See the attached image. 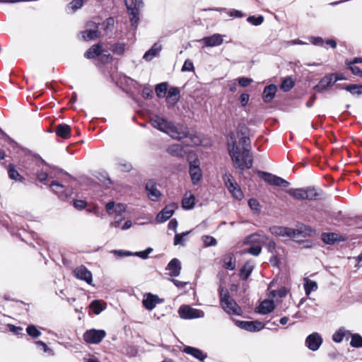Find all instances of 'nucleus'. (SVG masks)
Returning a JSON list of instances; mask_svg holds the SVG:
<instances>
[{
  "label": "nucleus",
  "instance_id": "obj_1",
  "mask_svg": "<svg viewBox=\"0 0 362 362\" xmlns=\"http://www.w3.org/2000/svg\"><path fill=\"white\" fill-rule=\"evenodd\" d=\"M230 138L231 141L228 144L229 156L234 167L239 170L240 174H243L245 168L250 169L253 164L250 137H240L238 145L233 132L230 134Z\"/></svg>",
  "mask_w": 362,
  "mask_h": 362
},
{
  "label": "nucleus",
  "instance_id": "obj_2",
  "mask_svg": "<svg viewBox=\"0 0 362 362\" xmlns=\"http://www.w3.org/2000/svg\"><path fill=\"white\" fill-rule=\"evenodd\" d=\"M218 291L220 304L223 310L229 315H240L242 309L235 300L230 297L228 289L220 286Z\"/></svg>",
  "mask_w": 362,
  "mask_h": 362
},
{
  "label": "nucleus",
  "instance_id": "obj_3",
  "mask_svg": "<svg viewBox=\"0 0 362 362\" xmlns=\"http://www.w3.org/2000/svg\"><path fill=\"white\" fill-rule=\"evenodd\" d=\"M187 160L189 163V173L193 185H197L202 177V170L199 167V160L197 155L194 152H189L187 156Z\"/></svg>",
  "mask_w": 362,
  "mask_h": 362
},
{
  "label": "nucleus",
  "instance_id": "obj_4",
  "mask_svg": "<svg viewBox=\"0 0 362 362\" xmlns=\"http://www.w3.org/2000/svg\"><path fill=\"white\" fill-rule=\"evenodd\" d=\"M124 3L129 16L131 25L134 30H136L139 21V10L144 5L143 1L124 0Z\"/></svg>",
  "mask_w": 362,
  "mask_h": 362
},
{
  "label": "nucleus",
  "instance_id": "obj_5",
  "mask_svg": "<svg viewBox=\"0 0 362 362\" xmlns=\"http://www.w3.org/2000/svg\"><path fill=\"white\" fill-rule=\"evenodd\" d=\"M246 243H262L267 249L268 252L274 254L275 252L276 244L274 240L267 235L260 233H255L246 237L245 242Z\"/></svg>",
  "mask_w": 362,
  "mask_h": 362
},
{
  "label": "nucleus",
  "instance_id": "obj_6",
  "mask_svg": "<svg viewBox=\"0 0 362 362\" xmlns=\"http://www.w3.org/2000/svg\"><path fill=\"white\" fill-rule=\"evenodd\" d=\"M269 231L272 235L289 238H295L301 234V231L298 229L279 226L270 227Z\"/></svg>",
  "mask_w": 362,
  "mask_h": 362
},
{
  "label": "nucleus",
  "instance_id": "obj_7",
  "mask_svg": "<svg viewBox=\"0 0 362 362\" xmlns=\"http://www.w3.org/2000/svg\"><path fill=\"white\" fill-rule=\"evenodd\" d=\"M106 336V332L103 329H91L87 330L83 334V339L88 344H99Z\"/></svg>",
  "mask_w": 362,
  "mask_h": 362
},
{
  "label": "nucleus",
  "instance_id": "obj_8",
  "mask_svg": "<svg viewBox=\"0 0 362 362\" xmlns=\"http://www.w3.org/2000/svg\"><path fill=\"white\" fill-rule=\"evenodd\" d=\"M178 313L181 318L187 320L201 318L204 316V313L202 310L187 305H181L178 310Z\"/></svg>",
  "mask_w": 362,
  "mask_h": 362
},
{
  "label": "nucleus",
  "instance_id": "obj_9",
  "mask_svg": "<svg viewBox=\"0 0 362 362\" xmlns=\"http://www.w3.org/2000/svg\"><path fill=\"white\" fill-rule=\"evenodd\" d=\"M258 173L261 174L262 178L264 181L270 185L287 187L290 185V183L286 180L270 173L259 170Z\"/></svg>",
  "mask_w": 362,
  "mask_h": 362
},
{
  "label": "nucleus",
  "instance_id": "obj_10",
  "mask_svg": "<svg viewBox=\"0 0 362 362\" xmlns=\"http://www.w3.org/2000/svg\"><path fill=\"white\" fill-rule=\"evenodd\" d=\"M151 124L154 128L168 134L170 132H175L174 130H175V125L172 122H169L160 117H156V119H151Z\"/></svg>",
  "mask_w": 362,
  "mask_h": 362
},
{
  "label": "nucleus",
  "instance_id": "obj_11",
  "mask_svg": "<svg viewBox=\"0 0 362 362\" xmlns=\"http://www.w3.org/2000/svg\"><path fill=\"white\" fill-rule=\"evenodd\" d=\"M323 339L317 332L309 334L305 339V345L311 351H315L319 349L322 344Z\"/></svg>",
  "mask_w": 362,
  "mask_h": 362
},
{
  "label": "nucleus",
  "instance_id": "obj_12",
  "mask_svg": "<svg viewBox=\"0 0 362 362\" xmlns=\"http://www.w3.org/2000/svg\"><path fill=\"white\" fill-rule=\"evenodd\" d=\"M145 189L149 199L153 202H158L161 196V192L157 188V184L153 180L147 181Z\"/></svg>",
  "mask_w": 362,
  "mask_h": 362
},
{
  "label": "nucleus",
  "instance_id": "obj_13",
  "mask_svg": "<svg viewBox=\"0 0 362 362\" xmlns=\"http://www.w3.org/2000/svg\"><path fill=\"white\" fill-rule=\"evenodd\" d=\"M176 208L175 204L166 205L156 216V221L163 223L168 220L174 214Z\"/></svg>",
  "mask_w": 362,
  "mask_h": 362
},
{
  "label": "nucleus",
  "instance_id": "obj_14",
  "mask_svg": "<svg viewBox=\"0 0 362 362\" xmlns=\"http://www.w3.org/2000/svg\"><path fill=\"white\" fill-rule=\"evenodd\" d=\"M74 273L77 279L85 281L88 284H91L93 281L92 273L85 266L81 265L76 267Z\"/></svg>",
  "mask_w": 362,
  "mask_h": 362
},
{
  "label": "nucleus",
  "instance_id": "obj_15",
  "mask_svg": "<svg viewBox=\"0 0 362 362\" xmlns=\"http://www.w3.org/2000/svg\"><path fill=\"white\" fill-rule=\"evenodd\" d=\"M334 75H326L322 78L313 89L318 93H323L333 84Z\"/></svg>",
  "mask_w": 362,
  "mask_h": 362
},
{
  "label": "nucleus",
  "instance_id": "obj_16",
  "mask_svg": "<svg viewBox=\"0 0 362 362\" xmlns=\"http://www.w3.org/2000/svg\"><path fill=\"white\" fill-rule=\"evenodd\" d=\"M223 35L221 34H214L211 36L203 37L201 41L203 42L204 46L206 47H216L221 45L223 40L222 38Z\"/></svg>",
  "mask_w": 362,
  "mask_h": 362
},
{
  "label": "nucleus",
  "instance_id": "obj_17",
  "mask_svg": "<svg viewBox=\"0 0 362 362\" xmlns=\"http://www.w3.org/2000/svg\"><path fill=\"white\" fill-rule=\"evenodd\" d=\"M182 351L187 354L191 355L200 361H203L207 358V354L198 348L185 346Z\"/></svg>",
  "mask_w": 362,
  "mask_h": 362
},
{
  "label": "nucleus",
  "instance_id": "obj_18",
  "mask_svg": "<svg viewBox=\"0 0 362 362\" xmlns=\"http://www.w3.org/2000/svg\"><path fill=\"white\" fill-rule=\"evenodd\" d=\"M165 269L169 271L170 276H178L181 271L180 261L177 258H173L169 262Z\"/></svg>",
  "mask_w": 362,
  "mask_h": 362
},
{
  "label": "nucleus",
  "instance_id": "obj_19",
  "mask_svg": "<svg viewBox=\"0 0 362 362\" xmlns=\"http://www.w3.org/2000/svg\"><path fill=\"white\" fill-rule=\"evenodd\" d=\"M159 298L157 295L148 293L146 298L143 300L142 303L144 307L148 310H152L159 303Z\"/></svg>",
  "mask_w": 362,
  "mask_h": 362
},
{
  "label": "nucleus",
  "instance_id": "obj_20",
  "mask_svg": "<svg viewBox=\"0 0 362 362\" xmlns=\"http://www.w3.org/2000/svg\"><path fill=\"white\" fill-rule=\"evenodd\" d=\"M277 88L274 84L266 86L263 90L262 99L264 103H270L274 98Z\"/></svg>",
  "mask_w": 362,
  "mask_h": 362
},
{
  "label": "nucleus",
  "instance_id": "obj_21",
  "mask_svg": "<svg viewBox=\"0 0 362 362\" xmlns=\"http://www.w3.org/2000/svg\"><path fill=\"white\" fill-rule=\"evenodd\" d=\"M49 187L62 200H65L69 197L68 193L64 192V186L57 181H52L49 185Z\"/></svg>",
  "mask_w": 362,
  "mask_h": 362
},
{
  "label": "nucleus",
  "instance_id": "obj_22",
  "mask_svg": "<svg viewBox=\"0 0 362 362\" xmlns=\"http://www.w3.org/2000/svg\"><path fill=\"white\" fill-rule=\"evenodd\" d=\"M175 132H170L169 135L178 141H180L185 138H190L191 140H192V135L189 134L187 128H185V129H182L181 127H179L175 125V130H174Z\"/></svg>",
  "mask_w": 362,
  "mask_h": 362
},
{
  "label": "nucleus",
  "instance_id": "obj_23",
  "mask_svg": "<svg viewBox=\"0 0 362 362\" xmlns=\"http://www.w3.org/2000/svg\"><path fill=\"white\" fill-rule=\"evenodd\" d=\"M161 49L162 45L159 42H156L150 49L145 52L143 59L147 62L151 61L155 57L158 55Z\"/></svg>",
  "mask_w": 362,
  "mask_h": 362
},
{
  "label": "nucleus",
  "instance_id": "obj_24",
  "mask_svg": "<svg viewBox=\"0 0 362 362\" xmlns=\"http://www.w3.org/2000/svg\"><path fill=\"white\" fill-rule=\"evenodd\" d=\"M255 267L252 261L246 262L240 271V278L242 281H246L252 274Z\"/></svg>",
  "mask_w": 362,
  "mask_h": 362
},
{
  "label": "nucleus",
  "instance_id": "obj_25",
  "mask_svg": "<svg viewBox=\"0 0 362 362\" xmlns=\"http://www.w3.org/2000/svg\"><path fill=\"white\" fill-rule=\"evenodd\" d=\"M103 49L101 45L98 43L91 46L85 53L84 57L86 59H92L102 54Z\"/></svg>",
  "mask_w": 362,
  "mask_h": 362
},
{
  "label": "nucleus",
  "instance_id": "obj_26",
  "mask_svg": "<svg viewBox=\"0 0 362 362\" xmlns=\"http://www.w3.org/2000/svg\"><path fill=\"white\" fill-rule=\"evenodd\" d=\"M274 308L273 300H264L258 306L257 313L262 315L268 314L272 312Z\"/></svg>",
  "mask_w": 362,
  "mask_h": 362
},
{
  "label": "nucleus",
  "instance_id": "obj_27",
  "mask_svg": "<svg viewBox=\"0 0 362 362\" xmlns=\"http://www.w3.org/2000/svg\"><path fill=\"white\" fill-rule=\"evenodd\" d=\"M55 132L59 137L66 139L71 136V127L64 123L59 124L57 126Z\"/></svg>",
  "mask_w": 362,
  "mask_h": 362
},
{
  "label": "nucleus",
  "instance_id": "obj_28",
  "mask_svg": "<svg viewBox=\"0 0 362 362\" xmlns=\"http://www.w3.org/2000/svg\"><path fill=\"white\" fill-rule=\"evenodd\" d=\"M227 188L228 191L232 194L233 197L236 199L242 200L243 199V192L237 182L228 184Z\"/></svg>",
  "mask_w": 362,
  "mask_h": 362
},
{
  "label": "nucleus",
  "instance_id": "obj_29",
  "mask_svg": "<svg viewBox=\"0 0 362 362\" xmlns=\"http://www.w3.org/2000/svg\"><path fill=\"white\" fill-rule=\"evenodd\" d=\"M180 97V91L177 87H170L167 92L166 100L168 103H176Z\"/></svg>",
  "mask_w": 362,
  "mask_h": 362
},
{
  "label": "nucleus",
  "instance_id": "obj_30",
  "mask_svg": "<svg viewBox=\"0 0 362 362\" xmlns=\"http://www.w3.org/2000/svg\"><path fill=\"white\" fill-rule=\"evenodd\" d=\"M8 170V177L11 180L18 181L21 182H23L25 180V178L20 175V173L18 172V170L16 169V167L13 164L10 163L7 166Z\"/></svg>",
  "mask_w": 362,
  "mask_h": 362
},
{
  "label": "nucleus",
  "instance_id": "obj_31",
  "mask_svg": "<svg viewBox=\"0 0 362 362\" xmlns=\"http://www.w3.org/2000/svg\"><path fill=\"white\" fill-rule=\"evenodd\" d=\"M287 193L297 200L305 199V188H291L287 190Z\"/></svg>",
  "mask_w": 362,
  "mask_h": 362
},
{
  "label": "nucleus",
  "instance_id": "obj_32",
  "mask_svg": "<svg viewBox=\"0 0 362 362\" xmlns=\"http://www.w3.org/2000/svg\"><path fill=\"white\" fill-rule=\"evenodd\" d=\"M223 267L228 270H233L235 268V258L233 253L227 254L224 256Z\"/></svg>",
  "mask_w": 362,
  "mask_h": 362
},
{
  "label": "nucleus",
  "instance_id": "obj_33",
  "mask_svg": "<svg viewBox=\"0 0 362 362\" xmlns=\"http://www.w3.org/2000/svg\"><path fill=\"white\" fill-rule=\"evenodd\" d=\"M305 199L309 201H315L320 199V193L314 187H305Z\"/></svg>",
  "mask_w": 362,
  "mask_h": 362
},
{
  "label": "nucleus",
  "instance_id": "obj_34",
  "mask_svg": "<svg viewBox=\"0 0 362 362\" xmlns=\"http://www.w3.org/2000/svg\"><path fill=\"white\" fill-rule=\"evenodd\" d=\"M167 151L173 156L182 157L183 156V147L180 144L169 146Z\"/></svg>",
  "mask_w": 362,
  "mask_h": 362
},
{
  "label": "nucleus",
  "instance_id": "obj_35",
  "mask_svg": "<svg viewBox=\"0 0 362 362\" xmlns=\"http://www.w3.org/2000/svg\"><path fill=\"white\" fill-rule=\"evenodd\" d=\"M338 235L334 233H323L321 235L322 240L327 245H333L337 241Z\"/></svg>",
  "mask_w": 362,
  "mask_h": 362
},
{
  "label": "nucleus",
  "instance_id": "obj_36",
  "mask_svg": "<svg viewBox=\"0 0 362 362\" xmlns=\"http://www.w3.org/2000/svg\"><path fill=\"white\" fill-rule=\"evenodd\" d=\"M304 288L305 294L309 296L312 291H315L317 289V284L316 281L306 278L305 279Z\"/></svg>",
  "mask_w": 362,
  "mask_h": 362
},
{
  "label": "nucleus",
  "instance_id": "obj_37",
  "mask_svg": "<svg viewBox=\"0 0 362 362\" xmlns=\"http://www.w3.org/2000/svg\"><path fill=\"white\" fill-rule=\"evenodd\" d=\"M195 198L191 194L189 197H185L182 200V206L183 209L189 210L194 208L195 204Z\"/></svg>",
  "mask_w": 362,
  "mask_h": 362
},
{
  "label": "nucleus",
  "instance_id": "obj_38",
  "mask_svg": "<svg viewBox=\"0 0 362 362\" xmlns=\"http://www.w3.org/2000/svg\"><path fill=\"white\" fill-rule=\"evenodd\" d=\"M82 37L86 41L93 40L98 37V30H86L81 33Z\"/></svg>",
  "mask_w": 362,
  "mask_h": 362
},
{
  "label": "nucleus",
  "instance_id": "obj_39",
  "mask_svg": "<svg viewBox=\"0 0 362 362\" xmlns=\"http://www.w3.org/2000/svg\"><path fill=\"white\" fill-rule=\"evenodd\" d=\"M342 88H344L352 95H360L362 94V85L349 84L345 85Z\"/></svg>",
  "mask_w": 362,
  "mask_h": 362
},
{
  "label": "nucleus",
  "instance_id": "obj_40",
  "mask_svg": "<svg viewBox=\"0 0 362 362\" xmlns=\"http://www.w3.org/2000/svg\"><path fill=\"white\" fill-rule=\"evenodd\" d=\"M168 82H163L156 86L155 90L158 98H163L168 91Z\"/></svg>",
  "mask_w": 362,
  "mask_h": 362
},
{
  "label": "nucleus",
  "instance_id": "obj_41",
  "mask_svg": "<svg viewBox=\"0 0 362 362\" xmlns=\"http://www.w3.org/2000/svg\"><path fill=\"white\" fill-rule=\"evenodd\" d=\"M295 85V82L291 77H286L284 78L281 84V89L284 92H288L291 90Z\"/></svg>",
  "mask_w": 362,
  "mask_h": 362
},
{
  "label": "nucleus",
  "instance_id": "obj_42",
  "mask_svg": "<svg viewBox=\"0 0 362 362\" xmlns=\"http://www.w3.org/2000/svg\"><path fill=\"white\" fill-rule=\"evenodd\" d=\"M191 233V230L183 232L181 233H175L174 238V245L185 246V238Z\"/></svg>",
  "mask_w": 362,
  "mask_h": 362
},
{
  "label": "nucleus",
  "instance_id": "obj_43",
  "mask_svg": "<svg viewBox=\"0 0 362 362\" xmlns=\"http://www.w3.org/2000/svg\"><path fill=\"white\" fill-rule=\"evenodd\" d=\"M90 308L95 315H99L105 308L102 301L99 300H93L90 305Z\"/></svg>",
  "mask_w": 362,
  "mask_h": 362
},
{
  "label": "nucleus",
  "instance_id": "obj_44",
  "mask_svg": "<svg viewBox=\"0 0 362 362\" xmlns=\"http://www.w3.org/2000/svg\"><path fill=\"white\" fill-rule=\"evenodd\" d=\"M235 325L246 331L252 332L254 324L252 321H242V320H236Z\"/></svg>",
  "mask_w": 362,
  "mask_h": 362
},
{
  "label": "nucleus",
  "instance_id": "obj_45",
  "mask_svg": "<svg viewBox=\"0 0 362 362\" xmlns=\"http://www.w3.org/2000/svg\"><path fill=\"white\" fill-rule=\"evenodd\" d=\"M350 345L354 348H361L362 347V337L358 334H353L351 335Z\"/></svg>",
  "mask_w": 362,
  "mask_h": 362
},
{
  "label": "nucleus",
  "instance_id": "obj_46",
  "mask_svg": "<svg viewBox=\"0 0 362 362\" xmlns=\"http://www.w3.org/2000/svg\"><path fill=\"white\" fill-rule=\"evenodd\" d=\"M28 334L32 338H37L41 335V332L34 325H30L26 328Z\"/></svg>",
  "mask_w": 362,
  "mask_h": 362
},
{
  "label": "nucleus",
  "instance_id": "obj_47",
  "mask_svg": "<svg viewBox=\"0 0 362 362\" xmlns=\"http://www.w3.org/2000/svg\"><path fill=\"white\" fill-rule=\"evenodd\" d=\"M247 21L253 25L258 26L263 23L264 17L262 15L258 16H250L247 17Z\"/></svg>",
  "mask_w": 362,
  "mask_h": 362
},
{
  "label": "nucleus",
  "instance_id": "obj_48",
  "mask_svg": "<svg viewBox=\"0 0 362 362\" xmlns=\"http://www.w3.org/2000/svg\"><path fill=\"white\" fill-rule=\"evenodd\" d=\"M344 335L345 331L344 330V328H340L333 334L332 340L334 342L340 343L343 341Z\"/></svg>",
  "mask_w": 362,
  "mask_h": 362
},
{
  "label": "nucleus",
  "instance_id": "obj_49",
  "mask_svg": "<svg viewBox=\"0 0 362 362\" xmlns=\"http://www.w3.org/2000/svg\"><path fill=\"white\" fill-rule=\"evenodd\" d=\"M202 240L206 247L216 246L217 245L216 239L211 235L202 236Z\"/></svg>",
  "mask_w": 362,
  "mask_h": 362
},
{
  "label": "nucleus",
  "instance_id": "obj_50",
  "mask_svg": "<svg viewBox=\"0 0 362 362\" xmlns=\"http://www.w3.org/2000/svg\"><path fill=\"white\" fill-rule=\"evenodd\" d=\"M125 44L124 42H117L113 45L112 52L113 53L122 55L125 50Z\"/></svg>",
  "mask_w": 362,
  "mask_h": 362
},
{
  "label": "nucleus",
  "instance_id": "obj_51",
  "mask_svg": "<svg viewBox=\"0 0 362 362\" xmlns=\"http://www.w3.org/2000/svg\"><path fill=\"white\" fill-rule=\"evenodd\" d=\"M83 5V0H72L69 4V8H71L73 12L76 11L78 9L81 8Z\"/></svg>",
  "mask_w": 362,
  "mask_h": 362
},
{
  "label": "nucleus",
  "instance_id": "obj_52",
  "mask_svg": "<svg viewBox=\"0 0 362 362\" xmlns=\"http://www.w3.org/2000/svg\"><path fill=\"white\" fill-rule=\"evenodd\" d=\"M249 129L245 124H239L237 127V134L238 136H247Z\"/></svg>",
  "mask_w": 362,
  "mask_h": 362
},
{
  "label": "nucleus",
  "instance_id": "obj_53",
  "mask_svg": "<svg viewBox=\"0 0 362 362\" xmlns=\"http://www.w3.org/2000/svg\"><path fill=\"white\" fill-rule=\"evenodd\" d=\"M153 251L151 247H147L144 251L136 252L133 253V255L139 257L143 259H146L148 257L149 254Z\"/></svg>",
  "mask_w": 362,
  "mask_h": 362
},
{
  "label": "nucleus",
  "instance_id": "obj_54",
  "mask_svg": "<svg viewBox=\"0 0 362 362\" xmlns=\"http://www.w3.org/2000/svg\"><path fill=\"white\" fill-rule=\"evenodd\" d=\"M248 205L252 211H256V212H259V211H260L259 203L258 202V201L256 199L250 198L248 200Z\"/></svg>",
  "mask_w": 362,
  "mask_h": 362
},
{
  "label": "nucleus",
  "instance_id": "obj_55",
  "mask_svg": "<svg viewBox=\"0 0 362 362\" xmlns=\"http://www.w3.org/2000/svg\"><path fill=\"white\" fill-rule=\"evenodd\" d=\"M347 68L351 70L352 74L355 76H359L362 78V71L359 67L356 66L355 64H346Z\"/></svg>",
  "mask_w": 362,
  "mask_h": 362
},
{
  "label": "nucleus",
  "instance_id": "obj_56",
  "mask_svg": "<svg viewBox=\"0 0 362 362\" xmlns=\"http://www.w3.org/2000/svg\"><path fill=\"white\" fill-rule=\"evenodd\" d=\"M194 67L192 62L189 59H186L184 62V64L182 67V71H194Z\"/></svg>",
  "mask_w": 362,
  "mask_h": 362
},
{
  "label": "nucleus",
  "instance_id": "obj_57",
  "mask_svg": "<svg viewBox=\"0 0 362 362\" xmlns=\"http://www.w3.org/2000/svg\"><path fill=\"white\" fill-rule=\"evenodd\" d=\"M262 252V247L259 245H252L251 246L247 252L254 256H258Z\"/></svg>",
  "mask_w": 362,
  "mask_h": 362
},
{
  "label": "nucleus",
  "instance_id": "obj_58",
  "mask_svg": "<svg viewBox=\"0 0 362 362\" xmlns=\"http://www.w3.org/2000/svg\"><path fill=\"white\" fill-rule=\"evenodd\" d=\"M238 81L239 85L241 87H247L252 82V78H247V77H240L238 78Z\"/></svg>",
  "mask_w": 362,
  "mask_h": 362
},
{
  "label": "nucleus",
  "instance_id": "obj_59",
  "mask_svg": "<svg viewBox=\"0 0 362 362\" xmlns=\"http://www.w3.org/2000/svg\"><path fill=\"white\" fill-rule=\"evenodd\" d=\"M112 252L118 257H124L133 255V252L129 251H124L122 250H115L112 251Z\"/></svg>",
  "mask_w": 362,
  "mask_h": 362
},
{
  "label": "nucleus",
  "instance_id": "obj_60",
  "mask_svg": "<svg viewBox=\"0 0 362 362\" xmlns=\"http://www.w3.org/2000/svg\"><path fill=\"white\" fill-rule=\"evenodd\" d=\"M141 95L145 99H150L153 97V90L148 87H144L142 89Z\"/></svg>",
  "mask_w": 362,
  "mask_h": 362
},
{
  "label": "nucleus",
  "instance_id": "obj_61",
  "mask_svg": "<svg viewBox=\"0 0 362 362\" xmlns=\"http://www.w3.org/2000/svg\"><path fill=\"white\" fill-rule=\"evenodd\" d=\"M86 202L81 199H76L74 201V206L78 210H82L86 206Z\"/></svg>",
  "mask_w": 362,
  "mask_h": 362
},
{
  "label": "nucleus",
  "instance_id": "obj_62",
  "mask_svg": "<svg viewBox=\"0 0 362 362\" xmlns=\"http://www.w3.org/2000/svg\"><path fill=\"white\" fill-rule=\"evenodd\" d=\"M9 331L14 333L16 335H23V328L21 327H16L13 325H8Z\"/></svg>",
  "mask_w": 362,
  "mask_h": 362
},
{
  "label": "nucleus",
  "instance_id": "obj_63",
  "mask_svg": "<svg viewBox=\"0 0 362 362\" xmlns=\"http://www.w3.org/2000/svg\"><path fill=\"white\" fill-rule=\"evenodd\" d=\"M35 344L38 349H42L45 353H49L52 351L47 345L42 341H36Z\"/></svg>",
  "mask_w": 362,
  "mask_h": 362
},
{
  "label": "nucleus",
  "instance_id": "obj_64",
  "mask_svg": "<svg viewBox=\"0 0 362 362\" xmlns=\"http://www.w3.org/2000/svg\"><path fill=\"white\" fill-rule=\"evenodd\" d=\"M310 42L316 46H322L324 40L321 37H310Z\"/></svg>",
  "mask_w": 362,
  "mask_h": 362
}]
</instances>
